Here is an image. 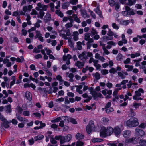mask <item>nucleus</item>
I'll list each match as a JSON object with an SVG mask.
<instances>
[{
  "label": "nucleus",
  "instance_id": "f257e3e1",
  "mask_svg": "<svg viewBox=\"0 0 146 146\" xmlns=\"http://www.w3.org/2000/svg\"><path fill=\"white\" fill-rule=\"evenodd\" d=\"M126 124L129 127H132L137 126L139 123L137 118L132 117L127 120L126 122Z\"/></svg>",
  "mask_w": 146,
  "mask_h": 146
},
{
  "label": "nucleus",
  "instance_id": "f03ea898",
  "mask_svg": "<svg viewBox=\"0 0 146 146\" xmlns=\"http://www.w3.org/2000/svg\"><path fill=\"white\" fill-rule=\"evenodd\" d=\"M144 92L142 88H139L138 90L135 92V95L134 96L133 99L137 100H142L143 98L141 97H138L141 96V93H143Z\"/></svg>",
  "mask_w": 146,
  "mask_h": 146
},
{
  "label": "nucleus",
  "instance_id": "7ed1b4c3",
  "mask_svg": "<svg viewBox=\"0 0 146 146\" xmlns=\"http://www.w3.org/2000/svg\"><path fill=\"white\" fill-rule=\"evenodd\" d=\"M95 126L93 121L91 120L89 122L88 125H87L86 130L88 134H90L92 131L94 130Z\"/></svg>",
  "mask_w": 146,
  "mask_h": 146
},
{
  "label": "nucleus",
  "instance_id": "20e7f679",
  "mask_svg": "<svg viewBox=\"0 0 146 146\" xmlns=\"http://www.w3.org/2000/svg\"><path fill=\"white\" fill-rule=\"evenodd\" d=\"M4 80V82H3L1 84V86L3 88H5V86L7 88H9V82H10L9 78L5 76L3 77Z\"/></svg>",
  "mask_w": 146,
  "mask_h": 146
},
{
  "label": "nucleus",
  "instance_id": "39448f33",
  "mask_svg": "<svg viewBox=\"0 0 146 146\" xmlns=\"http://www.w3.org/2000/svg\"><path fill=\"white\" fill-rule=\"evenodd\" d=\"M91 94L94 100L98 97L103 98L102 95L100 93H97L96 91H92L91 92Z\"/></svg>",
  "mask_w": 146,
  "mask_h": 146
},
{
  "label": "nucleus",
  "instance_id": "423d86ee",
  "mask_svg": "<svg viewBox=\"0 0 146 146\" xmlns=\"http://www.w3.org/2000/svg\"><path fill=\"white\" fill-rule=\"evenodd\" d=\"M3 122V123L1 124V131L4 129L3 127L5 128H7L9 127V123L11 122V121H10V122H9L6 120Z\"/></svg>",
  "mask_w": 146,
  "mask_h": 146
},
{
  "label": "nucleus",
  "instance_id": "0eeeda50",
  "mask_svg": "<svg viewBox=\"0 0 146 146\" xmlns=\"http://www.w3.org/2000/svg\"><path fill=\"white\" fill-rule=\"evenodd\" d=\"M79 58L81 60L84 61L88 58L86 54V52L84 51L78 56Z\"/></svg>",
  "mask_w": 146,
  "mask_h": 146
},
{
  "label": "nucleus",
  "instance_id": "6e6552de",
  "mask_svg": "<svg viewBox=\"0 0 146 146\" xmlns=\"http://www.w3.org/2000/svg\"><path fill=\"white\" fill-rule=\"evenodd\" d=\"M106 129L104 127H102L100 130V135L102 137H106L107 135V133L106 132Z\"/></svg>",
  "mask_w": 146,
  "mask_h": 146
},
{
  "label": "nucleus",
  "instance_id": "1a4fd4ad",
  "mask_svg": "<svg viewBox=\"0 0 146 146\" xmlns=\"http://www.w3.org/2000/svg\"><path fill=\"white\" fill-rule=\"evenodd\" d=\"M135 131L136 134L139 136L142 137L145 134L144 131L139 128H136Z\"/></svg>",
  "mask_w": 146,
  "mask_h": 146
},
{
  "label": "nucleus",
  "instance_id": "9d476101",
  "mask_svg": "<svg viewBox=\"0 0 146 146\" xmlns=\"http://www.w3.org/2000/svg\"><path fill=\"white\" fill-rule=\"evenodd\" d=\"M113 132L115 135L117 136L120 134L121 132V129L118 126H116L113 129Z\"/></svg>",
  "mask_w": 146,
  "mask_h": 146
},
{
  "label": "nucleus",
  "instance_id": "9b49d317",
  "mask_svg": "<svg viewBox=\"0 0 146 146\" xmlns=\"http://www.w3.org/2000/svg\"><path fill=\"white\" fill-rule=\"evenodd\" d=\"M51 19V15L49 13H46L45 16L44 17V21L45 23H47L48 22L50 21Z\"/></svg>",
  "mask_w": 146,
  "mask_h": 146
},
{
  "label": "nucleus",
  "instance_id": "f8f14e48",
  "mask_svg": "<svg viewBox=\"0 0 146 146\" xmlns=\"http://www.w3.org/2000/svg\"><path fill=\"white\" fill-rule=\"evenodd\" d=\"M131 132L129 130L124 131L123 132V136L125 138H128L130 137Z\"/></svg>",
  "mask_w": 146,
  "mask_h": 146
},
{
  "label": "nucleus",
  "instance_id": "ddd939ff",
  "mask_svg": "<svg viewBox=\"0 0 146 146\" xmlns=\"http://www.w3.org/2000/svg\"><path fill=\"white\" fill-rule=\"evenodd\" d=\"M106 131L107 136H110L113 133V128L111 127H108Z\"/></svg>",
  "mask_w": 146,
  "mask_h": 146
},
{
  "label": "nucleus",
  "instance_id": "4468645a",
  "mask_svg": "<svg viewBox=\"0 0 146 146\" xmlns=\"http://www.w3.org/2000/svg\"><path fill=\"white\" fill-rule=\"evenodd\" d=\"M37 5L38 7H40L41 10L46 11L47 8L46 5L42 4L40 3H38Z\"/></svg>",
  "mask_w": 146,
  "mask_h": 146
},
{
  "label": "nucleus",
  "instance_id": "2eb2a0df",
  "mask_svg": "<svg viewBox=\"0 0 146 146\" xmlns=\"http://www.w3.org/2000/svg\"><path fill=\"white\" fill-rule=\"evenodd\" d=\"M107 45L106 47V48L108 49H111L112 47V46H115L116 45L115 43L113 41H110L108 42H107Z\"/></svg>",
  "mask_w": 146,
  "mask_h": 146
},
{
  "label": "nucleus",
  "instance_id": "dca6fc26",
  "mask_svg": "<svg viewBox=\"0 0 146 146\" xmlns=\"http://www.w3.org/2000/svg\"><path fill=\"white\" fill-rule=\"evenodd\" d=\"M84 62H81L79 61H77L75 63V65L79 68H82L84 66Z\"/></svg>",
  "mask_w": 146,
  "mask_h": 146
},
{
  "label": "nucleus",
  "instance_id": "f3484780",
  "mask_svg": "<svg viewBox=\"0 0 146 146\" xmlns=\"http://www.w3.org/2000/svg\"><path fill=\"white\" fill-rule=\"evenodd\" d=\"M25 97L29 101H31L32 100L31 94L28 91H27L26 92Z\"/></svg>",
  "mask_w": 146,
  "mask_h": 146
},
{
  "label": "nucleus",
  "instance_id": "a211bd4d",
  "mask_svg": "<svg viewBox=\"0 0 146 146\" xmlns=\"http://www.w3.org/2000/svg\"><path fill=\"white\" fill-rule=\"evenodd\" d=\"M78 35L79 33L77 31H75L73 32V39L75 41H77L78 40Z\"/></svg>",
  "mask_w": 146,
  "mask_h": 146
},
{
  "label": "nucleus",
  "instance_id": "6ab92c4d",
  "mask_svg": "<svg viewBox=\"0 0 146 146\" xmlns=\"http://www.w3.org/2000/svg\"><path fill=\"white\" fill-rule=\"evenodd\" d=\"M138 139H136L135 137H133L129 138L128 140V141L130 143H131L133 144H136L138 143Z\"/></svg>",
  "mask_w": 146,
  "mask_h": 146
},
{
  "label": "nucleus",
  "instance_id": "aec40b11",
  "mask_svg": "<svg viewBox=\"0 0 146 146\" xmlns=\"http://www.w3.org/2000/svg\"><path fill=\"white\" fill-rule=\"evenodd\" d=\"M66 76H68L70 79L69 81L70 82H72L74 81L73 78L74 76V74L72 73H69L68 72L66 73Z\"/></svg>",
  "mask_w": 146,
  "mask_h": 146
},
{
  "label": "nucleus",
  "instance_id": "412c9836",
  "mask_svg": "<svg viewBox=\"0 0 146 146\" xmlns=\"http://www.w3.org/2000/svg\"><path fill=\"white\" fill-rule=\"evenodd\" d=\"M44 138V136L41 134H39L37 136L34 137V139L35 141H37L38 140L42 139Z\"/></svg>",
  "mask_w": 146,
  "mask_h": 146
},
{
  "label": "nucleus",
  "instance_id": "4be33fe9",
  "mask_svg": "<svg viewBox=\"0 0 146 146\" xmlns=\"http://www.w3.org/2000/svg\"><path fill=\"white\" fill-rule=\"evenodd\" d=\"M76 137L78 140L82 139L84 138V136L81 133H78L76 134Z\"/></svg>",
  "mask_w": 146,
  "mask_h": 146
},
{
  "label": "nucleus",
  "instance_id": "5701e85b",
  "mask_svg": "<svg viewBox=\"0 0 146 146\" xmlns=\"http://www.w3.org/2000/svg\"><path fill=\"white\" fill-rule=\"evenodd\" d=\"M136 0H128L127 2L126 3V5L129 6H131L133 5L136 2Z\"/></svg>",
  "mask_w": 146,
  "mask_h": 146
},
{
  "label": "nucleus",
  "instance_id": "b1692460",
  "mask_svg": "<svg viewBox=\"0 0 146 146\" xmlns=\"http://www.w3.org/2000/svg\"><path fill=\"white\" fill-rule=\"evenodd\" d=\"M102 141V139L98 138H94L91 139L93 143L100 142Z\"/></svg>",
  "mask_w": 146,
  "mask_h": 146
},
{
  "label": "nucleus",
  "instance_id": "393cba45",
  "mask_svg": "<svg viewBox=\"0 0 146 146\" xmlns=\"http://www.w3.org/2000/svg\"><path fill=\"white\" fill-rule=\"evenodd\" d=\"M94 11L99 16L101 17H103L102 15L101 11L100 10L99 7H98L94 9Z\"/></svg>",
  "mask_w": 146,
  "mask_h": 146
},
{
  "label": "nucleus",
  "instance_id": "a878e982",
  "mask_svg": "<svg viewBox=\"0 0 146 146\" xmlns=\"http://www.w3.org/2000/svg\"><path fill=\"white\" fill-rule=\"evenodd\" d=\"M72 57L71 55L68 54L66 56L64 55L63 57V60L64 61H66L67 60H69L72 58Z\"/></svg>",
  "mask_w": 146,
  "mask_h": 146
},
{
  "label": "nucleus",
  "instance_id": "bb28decb",
  "mask_svg": "<svg viewBox=\"0 0 146 146\" xmlns=\"http://www.w3.org/2000/svg\"><path fill=\"white\" fill-rule=\"evenodd\" d=\"M121 89V88H119V89H116L114 91L113 93V95L115 97L116 99H118V97L117 96V93L118 91Z\"/></svg>",
  "mask_w": 146,
  "mask_h": 146
},
{
  "label": "nucleus",
  "instance_id": "cd10ccee",
  "mask_svg": "<svg viewBox=\"0 0 146 146\" xmlns=\"http://www.w3.org/2000/svg\"><path fill=\"white\" fill-rule=\"evenodd\" d=\"M6 108V112L7 113H10L11 111V106L10 104L7 105L5 106Z\"/></svg>",
  "mask_w": 146,
  "mask_h": 146
},
{
  "label": "nucleus",
  "instance_id": "c85d7f7f",
  "mask_svg": "<svg viewBox=\"0 0 146 146\" xmlns=\"http://www.w3.org/2000/svg\"><path fill=\"white\" fill-rule=\"evenodd\" d=\"M92 75L97 80L99 79L100 78V74L98 72H97L96 73H94Z\"/></svg>",
  "mask_w": 146,
  "mask_h": 146
},
{
  "label": "nucleus",
  "instance_id": "c756f323",
  "mask_svg": "<svg viewBox=\"0 0 146 146\" xmlns=\"http://www.w3.org/2000/svg\"><path fill=\"white\" fill-rule=\"evenodd\" d=\"M125 67L127 68V71H132L133 67L132 65H125Z\"/></svg>",
  "mask_w": 146,
  "mask_h": 146
},
{
  "label": "nucleus",
  "instance_id": "7c9ffc66",
  "mask_svg": "<svg viewBox=\"0 0 146 146\" xmlns=\"http://www.w3.org/2000/svg\"><path fill=\"white\" fill-rule=\"evenodd\" d=\"M65 141L66 142L70 141L72 138V136L70 134H68L66 136H64Z\"/></svg>",
  "mask_w": 146,
  "mask_h": 146
},
{
  "label": "nucleus",
  "instance_id": "2f4dec72",
  "mask_svg": "<svg viewBox=\"0 0 146 146\" xmlns=\"http://www.w3.org/2000/svg\"><path fill=\"white\" fill-rule=\"evenodd\" d=\"M81 14L82 15L83 17L84 18L89 17V16L87 14V13L86 11L84 10H82L81 11Z\"/></svg>",
  "mask_w": 146,
  "mask_h": 146
},
{
  "label": "nucleus",
  "instance_id": "473e14b6",
  "mask_svg": "<svg viewBox=\"0 0 146 146\" xmlns=\"http://www.w3.org/2000/svg\"><path fill=\"white\" fill-rule=\"evenodd\" d=\"M139 143L141 145V146H146V140H145L141 139L139 141Z\"/></svg>",
  "mask_w": 146,
  "mask_h": 146
},
{
  "label": "nucleus",
  "instance_id": "72a5a7b5",
  "mask_svg": "<svg viewBox=\"0 0 146 146\" xmlns=\"http://www.w3.org/2000/svg\"><path fill=\"white\" fill-rule=\"evenodd\" d=\"M90 34L89 33H87L84 35V40L86 41H87L90 38Z\"/></svg>",
  "mask_w": 146,
  "mask_h": 146
},
{
  "label": "nucleus",
  "instance_id": "f704fd0d",
  "mask_svg": "<svg viewBox=\"0 0 146 146\" xmlns=\"http://www.w3.org/2000/svg\"><path fill=\"white\" fill-rule=\"evenodd\" d=\"M118 75L119 77H120L121 79H123L126 77V76L121 72H118Z\"/></svg>",
  "mask_w": 146,
  "mask_h": 146
},
{
  "label": "nucleus",
  "instance_id": "c9c22d12",
  "mask_svg": "<svg viewBox=\"0 0 146 146\" xmlns=\"http://www.w3.org/2000/svg\"><path fill=\"white\" fill-rule=\"evenodd\" d=\"M114 110V109L112 108H110L105 109V111L108 114L110 113L111 112H113Z\"/></svg>",
  "mask_w": 146,
  "mask_h": 146
},
{
  "label": "nucleus",
  "instance_id": "e433bc0d",
  "mask_svg": "<svg viewBox=\"0 0 146 146\" xmlns=\"http://www.w3.org/2000/svg\"><path fill=\"white\" fill-rule=\"evenodd\" d=\"M56 13L61 18H62L64 16L63 13L60 10H56Z\"/></svg>",
  "mask_w": 146,
  "mask_h": 146
},
{
  "label": "nucleus",
  "instance_id": "4c0bfd02",
  "mask_svg": "<svg viewBox=\"0 0 146 146\" xmlns=\"http://www.w3.org/2000/svg\"><path fill=\"white\" fill-rule=\"evenodd\" d=\"M77 47L78 50H80L82 48V47L81 46L82 42L80 41L78 42L77 43Z\"/></svg>",
  "mask_w": 146,
  "mask_h": 146
},
{
  "label": "nucleus",
  "instance_id": "58836bf2",
  "mask_svg": "<svg viewBox=\"0 0 146 146\" xmlns=\"http://www.w3.org/2000/svg\"><path fill=\"white\" fill-rule=\"evenodd\" d=\"M140 55V54L139 53H137L135 54H131V57L132 58H133L135 57L139 56Z\"/></svg>",
  "mask_w": 146,
  "mask_h": 146
},
{
  "label": "nucleus",
  "instance_id": "ea45409f",
  "mask_svg": "<svg viewBox=\"0 0 146 146\" xmlns=\"http://www.w3.org/2000/svg\"><path fill=\"white\" fill-rule=\"evenodd\" d=\"M65 27L66 29L71 28L73 26V24L72 23H68L65 25Z\"/></svg>",
  "mask_w": 146,
  "mask_h": 146
},
{
  "label": "nucleus",
  "instance_id": "a19ab883",
  "mask_svg": "<svg viewBox=\"0 0 146 146\" xmlns=\"http://www.w3.org/2000/svg\"><path fill=\"white\" fill-rule=\"evenodd\" d=\"M39 15L37 16V17L42 19L45 14L44 12L42 11H40L39 12Z\"/></svg>",
  "mask_w": 146,
  "mask_h": 146
},
{
  "label": "nucleus",
  "instance_id": "79ce46f5",
  "mask_svg": "<svg viewBox=\"0 0 146 146\" xmlns=\"http://www.w3.org/2000/svg\"><path fill=\"white\" fill-rule=\"evenodd\" d=\"M35 32L36 35L35 36V39H36L37 38H38L39 37H40L42 36V34L40 33V31L37 30H36L35 31Z\"/></svg>",
  "mask_w": 146,
  "mask_h": 146
},
{
  "label": "nucleus",
  "instance_id": "37998d69",
  "mask_svg": "<svg viewBox=\"0 0 146 146\" xmlns=\"http://www.w3.org/2000/svg\"><path fill=\"white\" fill-rule=\"evenodd\" d=\"M68 42L69 46L72 48H73L74 47V43L70 39L68 40Z\"/></svg>",
  "mask_w": 146,
  "mask_h": 146
},
{
  "label": "nucleus",
  "instance_id": "c03bdc74",
  "mask_svg": "<svg viewBox=\"0 0 146 146\" xmlns=\"http://www.w3.org/2000/svg\"><path fill=\"white\" fill-rule=\"evenodd\" d=\"M129 114L131 117H133L136 115V113L134 112L132 108H130V110Z\"/></svg>",
  "mask_w": 146,
  "mask_h": 146
},
{
  "label": "nucleus",
  "instance_id": "a18cd8bd",
  "mask_svg": "<svg viewBox=\"0 0 146 146\" xmlns=\"http://www.w3.org/2000/svg\"><path fill=\"white\" fill-rule=\"evenodd\" d=\"M141 103H138L136 102H134L133 104V106L135 108H137L139 106H141Z\"/></svg>",
  "mask_w": 146,
  "mask_h": 146
},
{
  "label": "nucleus",
  "instance_id": "49530a36",
  "mask_svg": "<svg viewBox=\"0 0 146 146\" xmlns=\"http://www.w3.org/2000/svg\"><path fill=\"white\" fill-rule=\"evenodd\" d=\"M60 139V143L61 144L64 143L65 142H66L65 141L64 136H62Z\"/></svg>",
  "mask_w": 146,
  "mask_h": 146
},
{
  "label": "nucleus",
  "instance_id": "de8ad7c7",
  "mask_svg": "<svg viewBox=\"0 0 146 146\" xmlns=\"http://www.w3.org/2000/svg\"><path fill=\"white\" fill-rule=\"evenodd\" d=\"M130 23V21L129 20H124L121 23L125 25H128Z\"/></svg>",
  "mask_w": 146,
  "mask_h": 146
},
{
  "label": "nucleus",
  "instance_id": "09e8293b",
  "mask_svg": "<svg viewBox=\"0 0 146 146\" xmlns=\"http://www.w3.org/2000/svg\"><path fill=\"white\" fill-rule=\"evenodd\" d=\"M16 110L17 111L18 113H19L20 114H21L22 113L23 110L22 108L21 107H19V106H17Z\"/></svg>",
  "mask_w": 146,
  "mask_h": 146
},
{
  "label": "nucleus",
  "instance_id": "8fccbe9b",
  "mask_svg": "<svg viewBox=\"0 0 146 146\" xmlns=\"http://www.w3.org/2000/svg\"><path fill=\"white\" fill-rule=\"evenodd\" d=\"M16 116L18 119L20 121H25V118H23L20 115H18L17 114H16Z\"/></svg>",
  "mask_w": 146,
  "mask_h": 146
},
{
  "label": "nucleus",
  "instance_id": "3c124183",
  "mask_svg": "<svg viewBox=\"0 0 146 146\" xmlns=\"http://www.w3.org/2000/svg\"><path fill=\"white\" fill-rule=\"evenodd\" d=\"M50 10L51 11L54 12V4L52 3H51L50 4Z\"/></svg>",
  "mask_w": 146,
  "mask_h": 146
},
{
  "label": "nucleus",
  "instance_id": "603ef678",
  "mask_svg": "<svg viewBox=\"0 0 146 146\" xmlns=\"http://www.w3.org/2000/svg\"><path fill=\"white\" fill-rule=\"evenodd\" d=\"M56 79L57 80H59L60 82H62L64 81L60 75H58L56 77Z\"/></svg>",
  "mask_w": 146,
  "mask_h": 146
},
{
  "label": "nucleus",
  "instance_id": "864d4df0",
  "mask_svg": "<svg viewBox=\"0 0 146 146\" xmlns=\"http://www.w3.org/2000/svg\"><path fill=\"white\" fill-rule=\"evenodd\" d=\"M61 119V118L59 117L56 118L55 119L52 120L51 122L52 123L58 122Z\"/></svg>",
  "mask_w": 146,
  "mask_h": 146
},
{
  "label": "nucleus",
  "instance_id": "5fc2aeb1",
  "mask_svg": "<svg viewBox=\"0 0 146 146\" xmlns=\"http://www.w3.org/2000/svg\"><path fill=\"white\" fill-rule=\"evenodd\" d=\"M60 44H58L56 46V49L57 50H59L60 49L61 46L63 44V43L62 40L60 41Z\"/></svg>",
  "mask_w": 146,
  "mask_h": 146
},
{
  "label": "nucleus",
  "instance_id": "6e6d98bb",
  "mask_svg": "<svg viewBox=\"0 0 146 146\" xmlns=\"http://www.w3.org/2000/svg\"><path fill=\"white\" fill-rule=\"evenodd\" d=\"M101 73L102 75H105L108 73V70L106 69H104L102 70Z\"/></svg>",
  "mask_w": 146,
  "mask_h": 146
},
{
  "label": "nucleus",
  "instance_id": "4d7b16f0",
  "mask_svg": "<svg viewBox=\"0 0 146 146\" xmlns=\"http://www.w3.org/2000/svg\"><path fill=\"white\" fill-rule=\"evenodd\" d=\"M23 114L25 116H29L30 115V112L28 111H25L23 112Z\"/></svg>",
  "mask_w": 146,
  "mask_h": 146
},
{
  "label": "nucleus",
  "instance_id": "13d9d810",
  "mask_svg": "<svg viewBox=\"0 0 146 146\" xmlns=\"http://www.w3.org/2000/svg\"><path fill=\"white\" fill-rule=\"evenodd\" d=\"M109 3L110 6H113L115 4V2L114 0H109Z\"/></svg>",
  "mask_w": 146,
  "mask_h": 146
},
{
  "label": "nucleus",
  "instance_id": "bf43d9fd",
  "mask_svg": "<svg viewBox=\"0 0 146 146\" xmlns=\"http://www.w3.org/2000/svg\"><path fill=\"white\" fill-rule=\"evenodd\" d=\"M103 38L105 40H112L113 39V37H110L106 36H105L103 37Z\"/></svg>",
  "mask_w": 146,
  "mask_h": 146
},
{
  "label": "nucleus",
  "instance_id": "052dcab7",
  "mask_svg": "<svg viewBox=\"0 0 146 146\" xmlns=\"http://www.w3.org/2000/svg\"><path fill=\"white\" fill-rule=\"evenodd\" d=\"M117 72V70L114 68H112L109 70V72L110 73H113L114 74Z\"/></svg>",
  "mask_w": 146,
  "mask_h": 146
},
{
  "label": "nucleus",
  "instance_id": "680f3d73",
  "mask_svg": "<svg viewBox=\"0 0 146 146\" xmlns=\"http://www.w3.org/2000/svg\"><path fill=\"white\" fill-rule=\"evenodd\" d=\"M122 55L121 53H119L116 57V59L117 60H120L122 58Z\"/></svg>",
  "mask_w": 146,
  "mask_h": 146
},
{
  "label": "nucleus",
  "instance_id": "e2e57ef3",
  "mask_svg": "<svg viewBox=\"0 0 146 146\" xmlns=\"http://www.w3.org/2000/svg\"><path fill=\"white\" fill-rule=\"evenodd\" d=\"M64 121L65 123H68L70 121V118L68 116H65L64 117Z\"/></svg>",
  "mask_w": 146,
  "mask_h": 146
},
{
  "label": "nucleus",
  "instance_id": "0e129e2a",
  "mask_svg": "<svg viewBox=\"0 0 146 146\" xmlns=\"http://www.w3.org/2000/svg\"><path fill=\"white\" fill-rule=\"evenodd\" d=\"M43 69L46 71L49 76H52V74L48 70L47 68H44V69Z\"/></svg>",
  "mask_w": 146,
  "mask_h": 146
},
{
  "label": "nucleus",
  "instance_id": "69168bd1",
  "mask_svg": "<svg viewBox=\"0 0 146 146\" xmlns=\"http://www.w3.org/2000/svg\"><path fill=\"white\" fill-rule=\"evenodd\" d=\"M107 34L110 36H112L113 35L114 33L112 31L111 29H110L108 32Z\"/></svg>",
  "mask_w": 146,
  "mask_h": 146
},
{
  "label": "nucleus",
  "instance_id": "338daca9",
  "mask_svg": "<svg viewBox=\"0 0 146 146\" xmlns=\"http://www.w3.org/2000/svg\"><path fill=\"white\" fill-rule=\"evenodd\" d=\"M104 51V53L103 54L104 55V54L106 55H108L110 53V52L107 49V48H106L103 50Z\"/></svg>",
  "mask_w": 146,
  "mask_h": 146
},
{
  "label": "nucleus",
  "instance_id": "774afa93",
  "mask_svg": "<svg viewBox=\"0 0 146 146\" xmlns=\"http://www.w3.org/2000/svg\"><path fill=\"white\" fill-rule=\"evenodd\" d=\"M83 143L80 141H77L76 146H82L83 145Z\"/></svg>",
  "mask_w": 146,
  "mask_h": 146
}]
</instances>
